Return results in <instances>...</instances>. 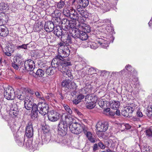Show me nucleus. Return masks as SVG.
I'll return each instance as SVG.
<instances>
[{
    "label": "nucleus",
    "mask_w": 152,
    "mask_h": 152,
    "mask_svg": "<svg viewBox=\"0 0 152 152\" xmlns=\"http://www.w3.org/2000/svg\"><path fill=\"white\" fill-rule=\"evenodd\" d=\"M96 129L98 131L100 132L106 131L108 128L107 123H99L96 125Z\"/></svg>",
    "instance_id": "21"
},
{
    "label": "nucleus",
    "mask_w": 152,
    "mask_h": 152,
    "mask_svg": "<svg viewBox=\"0 0 152 152\" xmlns=\"http://www.w3.org/2000/svg\"><path fill=\"white\" fill-rule=\"evenodd\" d=\"M132 67L130 65L128 64L125 67V69H123L121 71L119 72V74L123 75L125 74V72L127 71L130 72L132 71Z\"/></svg>",
    "instance_id": "31"
},
{
    "label": "nucleus",
    "mask_w": 152,
    "mask_h": 152,
    "mask_svg": "<svg viewBox=\"0 0 152 152\" xmlns=\"http://www.w3.org/2000/svg\"><path fill=\"white\" fill-rule=\"evenodd\" d=\"M98 145L97 144H94L93 146V150L95 151L99 149Z\"/></svg>",
    "instance_id": "64"
},
{
    "label": "nucleus",
    "mask_w": 152,
    "mask_h": 152,
    "mask_svg": "<svg viewBox=\"0 0 152 152\" xmlns=\"http://www.w3.org/2000/svg\"><path fill=\"white\" fill-rule=\"evenodd\" d=\"M97 100V98L96 96H91L90 100L91 101L88 102V104L86 106V107L89 109L93 108L96 105Z\"/></svg>",
    "instance_id": "23"
},
{
    "label": "nucleus",
    "mask_w": 152,
    "mask_h": 152,
    "mask_svg": "<svg viewBox=\"0 0 152 152\" xmlns=\"http://www.w3.org/2000/svg\"><path fill=\"white\" fill-rule=\"evenodd\" d=\"M85 7H82L80 8H75L76 10L82 16L84 14L85 11L83 10V9Z\"/></svg>",
    "instance_id": "47"
},
{
    "label": "nucleus",
    "mask_w": 152,
    "mask_h": 152,
    "mask_svg": "<svg viewBox=\"0 0 152 152\" xmlns=\"http://www.w3.org/2000/svg\"><path fill=\"white\" fill-rule=\"evenodd\" d=\"M72 39H63V40L61 39V41L64 43L65 45L64 46H66L69 45V44H71L72 43L71 40Z\"/></svg>",
    "instance_id": "36"
},
{
    "label": "nucleus",
    "mask_w": 152,
    "mask_h": 152,
    "mask_svg": "<svg viewBox=\"0 0 152 152\" xmlns=\"http://www.w3.org/2000/svg\"><path fill=\"white\" fill-rule=\"evenodd\" d=\"M37 107V112L38 111L39 113L43 115H45L49 112L48 105L45 102L38 103Z\"/></svg>",
    "instance_id": "7"
},
{
    "label": "nucleus",
    "mask_w": 152,
    "mask_h": 152,
    "mask_svg": "<svg viewBox=\"0 0 152 152\" xmlns=\"http://www.w3.org/2000/svg\"><path fill=\"white\" fill-rule=\"evenodd\" d=\"M128 107L130 108L131 110H132L134 111L136 109L137 107V105L135 104L134 103H132L128 104Z\"/></svg>",
    "instance_id": "44"
},
{
    "label": "nucleus",
    "mask_w": 152,
    "mask_h": 152,
    "mask_svg": "<svg viewBox=\"0 0 152 152\" xmlns=\"http://www.w3.org/2000/svg\"><path fill=\"white\" fill-rule=\"evenodd\" d=\"M69 128L70 131L72 133L77 134H80L83 131L84 133H86L87 127L83 124L75 122L70 125Z\"/></svg>",
    "instance_id": "3"
},
{
    "label": "nucleus",
    "mask_w": 152,
    "mask_h": 152,
    "mask_svg": "<svg viewBox=\"0 0 152 152\" xmlns=\"http://www.w3.org/2000/svg\"><path fill=\"white\" fill-rule=\"evenodd\" d=\"M45 71L44 69H38L37 70L34 69L32 72L30 73V75H33L35 77H42L44 75Z\"/></svg>",
    "instance_id": "20"
},
{
    "label": "nucleus",
    "mask_w": 152,
    "mask_h": 152,
    "mask_svg": "<svg viewBox=\"0 0 152 152\" xmlns=\"http://www.w3.org/2000/svg\"><path fill=\"white\" fill-rule=\"evenodd\" d=\"M8 34L7 28L4 25H0V36L3 37H5Z\"/></svg>",
    "instance_id": "25"
},
{
    "label": "nucleus",
    "mask_w": 152,
    "mask_h": 152,
    "mask_svg": "<svg viewBox=\"0 0 152 152\" xmlns=\"http://www.w3.org/2000/svg\"><path fill=\"white\" fill-rule=\"evenodd\" d=\"M42 129L45 133H47L49 131V127L48 125H45L42 126Z\"/></svg>",
    "instance_id": "48"
},
{
    "label": "nucleus",
    "mask_w": 152,
    "mask_h": 152,
    "mask_svg": "<svg viewBox=\"0 0 152 152\" xmlns=\"http://www.w3.org/2000/svg\"><path fill=\"white\" fill-rule=\"evenodd\" d=\"M64 107L66 111L68 113V114L71 115L72 113V111L68 105L67 104H64Z\"/></svg>",
    "instance_id": "42"
},
{
    "label": "nucleus",
    "mask_w": 152,
    "mask_h": 152,
    "mask_svg": "<svg viewBox=\"0 0 152 152\" xmlns=\"http://www.w3.org/2000/svg\"><path fill=\"white\" fill-rule=\"evenodd\" d=\"M90 69H88L86 67L83 68L82 69L81 76V77H84L86 75L89 74V70Z\"/></svg>",
    "instance_id": "35"
},
{
    "label": "nucleus",
    "mask_w": 152,
    "mask_h": 152,
    "mask_svg": "<svg viewBox=\"0 0 152 152\" xmlns=\"http://www.w3.org/2000/svg\"><path fill=\"white\" fill-rule=\"evenodd\" d=\"M146 114L148 117H152V111L148 108L146 110Z\"/></svg>",
    "instance_id": "53"
},
{
    "label": "nucleus",
    "mask_w": 152,
    "mask_h": 152,
    "mask_svg": "<svg viewBox=\"0 0 152 152\" xmlns=\"http://www.w3.org/2000/svg\"><path fill=\"white\" fill-rule=\"evenodd\" d=\"M62 140V139L61 137L60 138L59 137H57L55 139L54 141L57 143H59L61 142Z\"/></svg>",
    "instance_id": "57"
},
{
    "label": "nucleus",
    "mask_w": 152,
    "mask_h": 152,
    "mask_svg": "<svg viewBox=\"0 0 152 152\" xmlns=\"http://www.w3.org/2000/svg\"><path fill=\"white\" fill-rule=\"evenodd\" d=\"M84 98V96L82 94H80L77 95V99L80 101V102L82 99Z\"/></svg>",
    "instance_id": "55"
},
{
    "label": "nucleus",
    "mask_w": 152,
    "mask_h": 152,
    "mask_svg": "<svg viewBox=\"0 0 152 152\" xmlns=\"http://www.w3.org/2000/svg\"><path fill=\"white\" fill-rule=\"evenodd\" d=\"M54 28L53 23L50 21L45 22L44 26L45 30L46 31L49 32L52 31Z\"/></svg>",
    "instance_id": "22"
},
{
    "label": "nucleus",
    "mask_w": 152,
    "mask_h": 152,
    "mask_svg": "<svg viewBox=\"0 0 152 152\" xmlns=\"http://www.w3.org/2000/svg\"><path fill=\"white\" fill-rule=\"evenodd\" d=\"M69 18L73 20H78L79 19L78 14L75 11V10L72 9V11L71 12Z\"/></svg>",
    "instance_id": "28"
},
{
    "label": "nucleus",
    "mask_w": 152,
    "mask_h": 152,
    "mask_svg": "<svg viewBox=\"0 0 152 152\" xmlns=\"http://www.w3.org/2000/svg\"><path fill=\"white\" fill-rule=\"evenodd\" d=\"M146 135L148 136L152 137V131L150 129L147 130L146 131Z\"/></svg>",
    "instance_id": "60"
},
{
    "label": "nucleus",
    "mask_w": 152,
    "mask_h": 152,
    "mask_svg": "<svg viewBox=\"0 0 152 152\" xmlns=\"http://www.w3.org/2000/svg\"><path fill=\"white\" fill-rule=\"evenodd\" d=\"M118 144L116 139H110L108 141L105 142V145H107L108 148H111L112 150H114V148H116Z\"/></svg>",
    "instance_id": "17"
},
{
    "label": "nucleus",
    "mask_w": 152,
    "mask_h": 152,
    "mask_svg": "<svg viewBox=\"0 0 152 152\" xmlns=\"http://www.w3.org/2000/svg\"><path fill=\"white\" fill-rule=\"evenodd\" d=\"M33 128L32 123H28V126L26 128L25 135L29 138L31 137L34 134Z\"/></svg>",
    "instance_id": "15"
},
{
    "label": "nucleus",
    "mask_w": 152,
    "mask_h": 152,
    "mask_svg": "<svg viewBox=\"0 0 152 152\" xmlns=\"http://www.w3.org/2000/svg\"><path fill=\"white\" fill-rule=\"evenodd\" d=\"M8 7L7 5L4 2H0V10L3 11L6 10Z\"/></svg>",
    "instance_id": "39"
},
{
    "label": "nucleus",
    "mask_w": 152,
    "mask_h": 152,
    "mask_svg": "<svg viewBox=\"0 0 152 152\" xmlns=\"http://www.w3.org/2000/svg\"><path fill=\"white\" fill-rule=\"evenodd\" d=\"M143 146L142 150L144 152H150V150L151 148L149 145L146 144H144Z\"/></svg>",
    "instance_id": "43"
},
{
    "label": "nucleus",
    "mask_w": 152,
    "mask_h": 152,
    "mask_svg": "<svg viewBox=\"0 0 152 152\" xmlns=\"http://www.w3.org/2000/svg\"><path fill=\"white\" fill-rule=\"evenodd\" d=\"M74 112L75 113H77L79 115H82V114L79 111V110L76 108H74L73 109Z\"/></svg>",
    "instance_id": "61"
},
{
    "label": "nucleus",
    "mask_w": 152,
    "mask_h": 152,
    "mask_svg": "<svg viewBox=\"0 0 152 152\" xmlns=\"http://www.w3.org/2000/svg\"><path fill=\"white\" fill-rule=\"evenodd\" d=\"M15 50L14 45L13 44H9L8 46H6L3 50V52L7 56H10L11 53L14 51Z\"/></svg>",
    "instance_id": "18"
},
{
    "label": "nucleus",
    "mask_w": 152,
    "mask_h": 152,
    "mask_svg": "<svg viewBox=\"0 0 152 152\" xmlns=\"http://www.w3.org/2000/svg\"><path fill=\"white\" fill-rule=\"evenodd\" d=\"M65 0H60L58 2H55V4L56 7L60 9H61L64 7L66 5Z\"/></svg>",
    "instance_id": "26"
},
{
    "label": "nucleus",
    "mask_w": 152,
    "mask_h": 152,
    "mask_svg": "<svg viewBox=\"0 0 152 152\" xmlns=\"http://www.w3.org/2000/svg\"><path fill=\"white\" fill-rule=\"evenodd\" d=\"M136 114L137 117L142 118H145V116L143 115L142 113L140 110L137 111Z\"/></svg>",
    "instance_id": "50"
},
{
    "label": "nucleus",
    "mask_w": 152,
    "mask_h": 152,
    "mask_svg": "<svg viewBox=\"0 0 152 152\" xmlns=\"http://www.w3.org/2000/svg\"><path fill=\"white\" fill-rule=\"evenodd\" d=\"M61 24H62V27H63L65 25L68 24L69 23L70 21L67 19L65 18L63 19L61 21Z\"/></svg>",
    "instance_id": "45"
},
{
    "label": "nucleus",
    "mask_w": 152,
    "mask_h": 152,
    "mask_svg": "<svg viewBox=\"0 0 152 152\" xmlns=\"http://www.w3.org/2000/svg\"><path fill=\"white\" fill-rule=\"evenodd\" d=\"M64 50H62L61 48H58V54L56 56L55 58L56 59H59L62 61L66 60V61H69L68 58L64 59V58H66L69 56L70 53L69 48L66 46H64Z\"/></svg>",
    "instance_id": "6"
},
{
    "label": "nucleus",
    "mask_w": 152,
    "mask_h": 152,
    "mask_svg": "<svg viewBox=\"0 0 152 152\" xmlns=\"http://www.w3.org/2000/svg\"><path fill=\"white\" fill-rule=\"evenodd\" d=\"M67 63H69V64L68 66H64L63 68L62 71H61V72H62L63 74V75L66 77V79H72L73 76L71 74V73L69 70H68V68L69 66L72 65V64L71 62L68 61Z\"/></svg>",
    "instance_id": "13"
},
{
    "label": "nucleus",
    "mask_w": 152,
    "mask_h": 152,
    "mask_svg": "<svg viewBox=\"0 0 152 152\" xmlns=\"http://www.w3.org/2000/svg\"><path fill=\"white\" fill-rule=\"evenodd\" d=\"M59 61H58L56 64L54 63L53 60L51 63V65L55 68H58V69L61 71H62L63 69V68L64 66H66L69 64L67 63L68 61H66V60H63V61L61 60V61H59Z\"/></svg>",
    "instance_id": "9"
},
{
    "label": "nucleus",
    "mask_w": 152,
    "mask_h": 152,
    "mask_svg": "<svg viewBox=\"0 0 152 152\" xmlns=\"http://www.w3.org/2000/svg\"><path fill=\"white\" fill-rule=\"evenodd\" d=\"M35 68V64L33 61L28 59L25 61L23 66L20 67V70L23 73L29 72L32 73L34 71Z\"/></svg>",
    "instance_id": "5"
},
{
    "label": "nucleus",
    "mask_w": 152,
    "mask_h": 152,
    "mask_svg": "<svg viewBox=\"0 0 152 152\" xmlns=\"http://www.w3.org/2000/svg\"><path fill=\"white\" fill-rule=\"evenodd\" d=\"M11 65L12 67L15 70H18L19 68H20V66L17 64H16L15 63V61H13V62L12 63Z\"/></svg>",
    "instance_id": "56"
},
{
    "label": "nucleus",
    "mask_w": 152,
    "mask_h": 152,
    "mask_svg": "<svg viewBox=\"0 0 152 152\" xmlns=\"http://www.w3.org/2000/svg\"><path fill=\"white\" fill-rule=\"evenodd\" d=\"M77 23H72L70 21L69 23L68 24L65 25L63 27H62V29L65 31H68L69 30H73L74 29L77 27Z\"/></svg>",
    "instance_id": "19"
},
{
    "label": "nucleus",
    "mask_w": 152,
    "mask_h": 152,
    "mask_svg": "<svg viewBox=\"0 0 152 152\" xmlns=\"http://www.w3.org/2000/svg\"><path fill=\"white\" fill-rule=\"evenodd\" d=\"M42 69L44 70L46 74L48 75H53L54 73V69L53 66H48L46 65L43 66Z\"/></svg>",
    "instance_id": "24"
},
{
    "label": "nucleus",
    "mask_w": 152,
    "mask_h": 152,
    "mask_svg": "<svg viewBox=\"0 0 152 152\" xmlns=\"http://www.w3.org/2000/svg\"><path fill=\"white\" fill-rule=\"evenodd\" d=\"M72 10V9H70L69 10L66 9H64L63 10V14L66 17L69 18Z\"/></svg>",
    "instance_id": "38"
},
{
    "label": "nucleus",
    "mask_w": 152,
    "mask_h": 152,
    "mask_svg": "<svg viewBox=\"0 0 152 152\" xmlns=\"http://www.w3.org/2000/svg\"><path fill=\"white\" fill-rule=\"evenodd\" d=\"M102 8L105 12H107L110 10V7L108 3H105L102 7Z\"/></svg>",
    "instance_id": "40"
},
{
    "label": "nucleus",
    "mask_w": 152,
    "mask_h": 152,
    "mask_svg": "<svg viewBox=\"0 0 152 152\" xmlns=\"http://www.w3.org/2000/svg\"><path fill=\"white\" fill-rule=\"evenodd\" d=\"M109 74V72L106 70L102 71L101 72L100 75L102 77H104L106 75Z\"/></svg>",
    "instance_id": "54"
},
{
    "label": "nucleus",
    "mask_w": 152,
    "mask_h": 152,
    "mask_svg": "<svg viewBox=\"0 0 152 152\" xmlns=\"http://www.w3.org/2000/svg\"><path fill=\"white\" fill-rule=\"evenodd\" d=\"M88 0H73L72 2V8H80L86 7L88 4Z\"/></svg>",
    "instance_id": "8"
},
{
    "label": "nucleus",
    "mask_w": 152,
    "mask_h": 152,
    "mask_svg": "<svg viewBox=\"0 0 152 152\" xmlns=\"http://www.w3.org/2000/svg\"><path fill=\"white\" fill-rule=\"evenodd\" d=\"M98 104L99 105V106L102 108H104V102L103 100H98L97 102Z\"/></svg>",
    "instance_id": "51"
},
{
    "label": "nucleus",
    "mask_w": 152,
    "mask_h": 152,
    "mask_svg": "<svg viewBox=\"0 0 152 152\" xmlns=\"http://www.w3.org/2000/svg\"><path fill=\"white\" fill-rule=\"evenodd\" d=\"M24 107L28 110H32L31 117L35 119L37 116V105L34 103V101L32 98L27 97L24 101Z\"/></svg>",
    "instance_id": "2"
},
{
    "label": "nucleus",
    "mask_w": 152,
    "mask_h": 152,
    "mask_svg": "<svg viewBox=\"0 0 152 152\" xmlns=\"http://www.w3.org/2000/svg\"><path fill=\"white\" fill-rule=\"evenodd\" d=\"M42 25H39V24H35L34 26V31L39 32L42 29Z\"/></svg>",
    "instance_id": "37"
},
{
    "label": "nucleus",
    "mask_w": 152,
    "mask_h": 152,
    "mask_svg": "<svg viewBox=\"0 0 152 152\" xmlns=\"http://www.w3.org/2000/svg\"><path fill=\"white\" fill-rule=\"evenodd\" d=\"M110 107L112 109H117L119 107L120 103L119 102L116 101H111L110 102Z\"/></svg>",
    "instance_id": "29"
},
{
    "label": "nucleus",
    "mask_w": 152,
    "mask_h": 152,
    "mask_svg": "<svg viewBox=\"0 0 152 152\" xmlns=\"http://www.w3.org/2000/svg\"><path fill=\"white\" fill-rule=\"evenodd\" d=\"M77 27H79L80 29H82L86 33H89L91 30V28L90 26L87 23H85V21L84 20H81L80 22H79L77 23Z\"/></svg>",
    "instance_id": "11"
},
{
    "label": "nucleus",
    "mask_w": 152,
    "mask_h": 152,
    "mask_svg": "<svg viewBox=\"0 0 152 152\" xmlns=\"http://www.w3.org/2000/svg\"><path fill=\"white\" fill-rule=\"evenodd\" d=\"M17 143L18 145L20 146H22L24 144L22 140H17Z\"/></svg>",
    "instance_id": "63"
},
{
    "label": "nucleus",
    "mask_w": 152,
    "mask_h": 152,
    "mask_svg": "<svg viewBox=\"0 0 152 152\" xmlns=\"http://www.w3.org/2000/svg\"><path fill=\"white\" fill-rule=\"evenodd\" d=\"M35 94L37 98H39L42 96V94L41 93H39V92L36 91L35 92Z\"/></svg>",
    "instance_id": "62"
},
{
    "label": "nucleus",
    "mask_w": 152,
    "mask_h": 152,
    "mask_svg": "<svg viewBox=\"0 0 152 152\" xmlns=\"http://www.w3.org/2000/svg\"><path fill=\"white\" fill-rule=\"evenodd\" d=\"M48 118L51 121H56L60 118V114L58 112L53 110H51L48 113Z\"/></svg>",
    "instance_id": "14"
},
{
    "label": "nucleus",
    "mask_w": 152,
    "mask_h": 152,
    "mask_svg": "<svg viewBox=\"0 0 152 152\" xmlns=\"http://www.w3.org/2000/svg\"><path fill=\"white\" fill-rule=\"evenodd\" d=\"M28 45V43L27 44H23L21 45H19L17 46V48L18 49H26L27 48V46Z\"/></svg>",
    "instance_id": "52"
},
{
    "label": "nucleus",
    "mask_w": 152,
    "mask_h": 152,
    "mask_svg": "<svg viewBox=\"0 0 152 152\" xmlns=\"http://www.w3.org/2000/svg\"><path fill=\"white\" fill-rule=\"evenodd\" d=\"M13 61H15V63L17 64L20 66V67L23 66L24 61L23 58V57L20 55L15 56L14 58Z\"/></svg>",
    "instance_id": "16"
},
{
    "label": "nucleus",
    "mask_w": 152,
    "mask_h": 152,
    "mask_svg": "<svg viewBox=\"0 0 152 152\" xmlns=\"http://www.w3.org/2000/svg\"><path fill=\"white\" fill-rule=\"evenodd\" d=\"M16 97L20 100L25 99L26 98L25 93L23 91L17 92V93L15 94V98Z\"/></svg>",
    "instance_id": "27"
},
{
    "label": "nucleus",
    "mask_w": 152,
    "mask_h": 152,
    "mask_svg": "<svg viewBox=\"0 0 152 152\" xmlns=\"http://www.w3.org/2000/svg\"><path fill=\"white\" fill-rule=\"evenodd\" d=\"M2 14H4V16H2L0 18V25H3L6 23L8 21V17L5 16L4 13Z\"/></svg>",
    "instance_id": "32"
},
{
    "label": "nucleus",
    "mask_w": 152,
    "mask_h": 152,
    "mask_svg": "<svg viewBox=\"0 0 152 152\" xmlns=\"http://www.w3.org/2000/svg\"><path fill=\"white\" fill-rule=\"evenodd\" d=\"M4 97L9 100H13L15 98V92L12 88L4 89Z\"/></svg>",
    "instance_id": "10"
},
{
    "label": "nucleus",
    "mask_w": 152,
    "mask_h": 152,
    "mask_svg": "<svg viewBox=\"0 0 152 152\" xmlns=\"http://www.w3.org/2000/svg\"><path fill=\"white\" fill-rule=\"evenodd\" d=\"M80 29L79 27H77L72 30V32L69 31V33H66L65 37L67 38H71V37L73 38H83V37L88 38L89 37L87 33L80 31Z\"/></svg>",
    "instance_id": "4"
},
{
    "label": "nucleus",
    "mask_w": 152,
    "mask_h": 152,
    "mask_svg": "<svg viewBox=\"0 0 152 152\" xmlns=\"http://www.w3.org/2000/svg\"><path fill=\"white\" fill-rule=\"evenodd\" d=\"M72 80L68 79L63 80L61 83L62 86L69 89H73L76 86L75 84L72 82Z\"/></svg>",
    "instance_id": "12"
},
{
    "label": "nucleus",
    "mask_w": 152,
    "mask_h": 152,
    "mask_svg": "<svg viewBox=\"0 0 152 152\" xmlns=\"http://www.w3.org/2000/svg\"><path fill=\"white\" fill-rule=\"evenodd\" d=\"M57 15H56L55 21L56 22H57L58 23V24H59L61 21V20L60 17L61 14L60 12H58V13L57 12Z\"/></svg>",
    "instance_id": "41"
},
{
    "label": "nucleus",
    "mask_w": 152,
    "mask_h": 152,
    "mask_svg": "<svg viewBox=\"0 0 152 152\" xmlns=\"http://www.w3.org/2000/svg\"><path fill=\"white\" fill-rule=\"evenodd\" d=\"M80 41L82 42V43L84 44H88L91 42L90 39H79Z\"/></svg>",
    "instance_id": "46"
},
{
    "label": "nucleus",
    "mask_w": 152,
    "mask_h": 152,
    "mask_svg": "<svg viewBox=\"0 0 152 152\" xmlns=\"http://www.w3.org/2000/svg\"><path fill=\"white\" fill-rule=\"evenodd\" d=\"M88 139L91 143H94L97 141V140L95 138V136H93V135Z\"/></svg>",
    "instance_id": "49"
},
{
    "label": "nucleus",
    "mask_w": 152,
    "mask_h": 152,
    "mask_svg": "<svg viewBox=\"0 0 152 152\" xmlns=\"http://www.w3.org/2000/svg\"><path fill=\"white\" fill-rule=\"evenodd\" d=\"M88 129L87 128V130L86 132L84 133L86 135L88 138L89 137H90L92 135V134L90 132L88 131Z\"/></svg>",
    "instance_id": "58"
},
{
    "label": "nucleus",
    "mask_w": 152,
    "mask_h": 152,
    "mask_svg": "<svg viewBox=\"0 0 152 152\" xmlns=\"http://www.w3.org/2000/svg\"><path fill=\"white\" fill-rule=\"evenodd\" d=\"M10 113L15 116H16L18 114V109L16 107H13V106L10 109Z\"/></svg>",
    "instance_id": "33"
},
{
    "label": "nucleus",
    "mask_w": 152,
    "mask_h": 152,
    "mask_svg": "<svg viewBox=\"0 0 152 152\" xmlns=\"http://www.w3.org/2000/svg\"><path fill=\"white\" fill-rule=\"evenodd\" d=\"M61 118L63 121L59 123L58 127V134L61 137L65 136L66 134L68 124L69 125V127L72 123L75 122L74 118L71 116V115L68 114H63Z\"/></svg>",
    "instance_id": "1"
},
{
    "label": "nucleus",
    "mask_w": 152,
    "mask_h": 152,
    "mask_svg": "<svg viewBox=\"0 0 152 152\" xmlns=\"http://www.w3.org/2000/svg\"><path fill=\"white\" fill-rule=\"evenodd\" d=\"M101 40L98 41V43L100 44L101 47L103 48H106L108 46V44H110V42L105 40L103 39H101Z\"/></svg>",
    "instance_id": "30"
},
{
    "label": "nucleus",
    "mask_w": 152,
    "mask_h": 152,
    "mask_svg": "<svg viewBox=\"0 0 152 152\" xmlns=\"http://www.w3.org/2000/svg\"><path fill=\"white\" fill-rule=\"evenodd\" d=\"M98 146L101 149H104L105 148V146L102 142H100L98 143Z\"/></svg>",
    "instance_id": "59"
},
{
    "label": "nucleus",
    "mask_w": 152,
    "mask_h": 152,
    "mask_svg": "<svg viewBox=\"0 0 152 152\" xmlns=\"http://www.w3.org/2000/svg\"><path fill=\"white\" fill-rule=\"evenodd\" d=\"M129 110H128L127 108L124 110L122 111L121 114L124 117H130L131 115L129 114Z\"/></svg>",
    "instance_id": "34"
}]
</instances>
